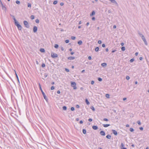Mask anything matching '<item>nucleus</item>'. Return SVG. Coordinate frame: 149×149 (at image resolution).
I'll return each instance as SVG.
<instances>
[{
  "mask_svg": "<svg viewBox=\"0 0 149 149\" xmlns=\"http://www.w3.org/2000/svg\"><path fill=\"white\" fill-rule=\"evenodd\" d=\"M31 19H33L34 18V16L33 15H32L31 16Z\"/></svg>",
  "mask_w": 149,
  "mask_h": 149,
  "instance_id": "32",
  "label": "nucleus"
},
{
  "mask_svg": "<svg viewBox=\"0 0 149 149\" xmlns=\"http://www.w3.org/2000/svg\"><path fill=\"white\" fill-rule=\"evenodd\" d=\"M107 63H102L101 65L103 67H105L107 66Z\"/></svg>",
  "mask_w": 149,
  "mask_h": 149,
  "instance_id": "14",
  "label": "nucleus"
},
{
  "mask_svg": "<svg viewBox=\"0 0 149 149\" xmlns=\"http://www.w3.org/2000/svg\"><path fill=\"white\" fill-rule=\"evenodd\" d=\"M92 58H91V56H89L88 57V59H89V60H91V59Z\"/></svg>",
  "mask_w": 149,
  "mask_h": 149,
  "instance_id": "57",
  "label": "nucleus"
},
{
  "mask_svg": "<svg viewBox=\"0 0 149 149\" xmlns=\"http://www.w3.org/2000/svg\"><path fill=\"white\" fill-rule=\"evenodd\" d=\"M71 86L74 89H77V88L76 86V84L75 82L71 81Z\"/></svg>",
  "mask_w": 149,
  "mask_h": 149,
  "instance_id": "2",
  "label": "nucleus"
},
{
  "mask_svg": "<svg viewBox=\"0 0 149 149\" xmlns=\"http://www.w3.org/2000/svg\"><path fill=\"white\" fill-rule=\"evenodd\" d=\"M41 66L42 68H44L45 67V65L44 63H42V64Z\"/></svg>",
  "mask_w": 149,
  "mask_h": 149,
  "instance_id": "43",
  "label": "nucleus"
},
{
  "mask_svg": "<svg viewBox=\"0 0 149 149\" xmlns=\"http://www.w3.org/2000/svg\"><path fill=\"white\" fill-rule=\"evenodd\" d=\"M124 45V43H123V42H122V43H121V45L122 46H123V45Z\"/></svg>",
  "mask_w": 149,
  "mask_h": 149,
  "instance_id": "58",
  "label": "nucleus"
},
{
  "mask_svg": "<svg viewBox=\"0 0 149 149\" xmlns=\"http://www.w3.org/2000/svg\"><path fill=\"white\" fill-rule=\"evenodd\" d=\"M112 132L115 135H117L118 134L117 132L115 130H112Z\"/></svg>",
  "mask_w": 149,
  "mask_h": 149,
  "instance_id": "10",
  "label": "nucleus"
},
{
  "mask_svg": "<svg viewBox=\"0 0 149 149\" xmlns=\"http://www.w3.org/2000/svg\"><path fill=\"white\" fill-rule=\"evenodd\" d=\"M74 107H72L71 108V110L72 111H74Z\"/></svg>",
  "mask_w": 149,
  "mask_h": 149,
  "instance_id": "48",
  "label": "nucleus"
},
{
  "mask_svg": "<svg viewBox=\"0 0 149 149\" xmlns=\"http://www.w3.org/2000/svg\"><path fill=\"white\" fill-rule=\"evenodd\" d=\"M98 43L99 44H100L102 43V41H101L100 40H99L98 42Z\"/></svg>",
  "mask_w": 149,
  "mask_h": 149,
  "instance_id": "50",
  "label": "nucleus"
},
{
  "mask_svg": "<svg viewBox=\"0 0 149 149\" xmlns=\"http://www.w3.org/2000/svg\"><path fill=\"white\" fill-rule=\"evenodd\" d=\"M142 38L143 41L146 40L144 36H143V37H142Z\"/></svg>",
  "mask_w": 149,
  "mask_h": 149,
  "instance_id": "31",
  "label": "nucleus"
},
{
  "mask_svg": "<svg viewBox=\"0 0 149 149\" xmlns=\"http://www.w3.org/2000/svg\"><path fill=\"white\" fill-rule=\"evenodd\" d=\"M139 129L141 130H143V127H139Z\"/></svg>",
  "mask_w": 149,
  "mask_h": 149,
  "instance_id": "52",
  "label": "nucleus"
},
{
  "mask_svg": "<svg viewBox=\"0 0 149 149\" xmlns=\"http://www.w3.org/2000/svg\"><path fill=\"white\" fill-rule=\"evenodd\" d=\"M40 51L41 52H45V49L43 48H41L40 49Z\"/></svg>",
  "mask_w": 149,
  "mask_h": 149,
  "instance_id": "22",
  "label": "nucleus"
},
{
  "mask_svg": "<svg viewBox=\"0 0 149 149\" xmlns=\"http://www.w3.org/2000/svg\"><path fill=\"white\" fill-rule=\"evenodd\" d=\"M99 48L98 47H96L95 48V51L96 52H97L99 50Z\"/></svg>",
  "mask_w": 149,
  "mask_h": 149,
  "instance_id": "27",
  "label": "nucleus"
},
{
  "mask_svg": "<svg viewBox=\"0 0 149 149\" xmlns=\"http://www.w3.org/2000/svg\"><path fill=\"white\" fill-rule=\"evenodd\" d=\"M63 109L64 110H66L67 109V107L66 106H63Z\"/></svg>",
  "mask_w": 149,
  "mask_h": 149,
  "instance_id": "29",
  "label": "nucleus"
},
{
  "mask_svg": "<svg viewBox=\"0 0 149 149\" xmlns=\"http://www.w3.org/2000/svg\"><path fill=\"white\" fill-rule=\"evenodd\" d=\"M143 59V58L142 57H140L139 58V59L140 60H142Z\"/></svg>",
  "mask_w": 149,
  "mask_h": 149,
  "instance_id": "61",
  "label": "nucleus"
},
{
  "mask_svg": "<svg viewBox=\"0 0 149 149\" xmlns=\"http://www.w3.org/2000/svg\"><path fill=\"white\" fill-rule=\"evenodd\" d=\"M103 126L105 127H108L110 125L109 124H103Z\"/></svg>",
  "mask_w": 149,
  "mask_h": 149,
  "instance_id": "18",
  "label": "nucleus"
},
{
  "mask_svg": "<svg viewBox=\"0 0 149 149\" xmlns=\"http://www.w3.org/2000/svg\"><path fill=\"white\" fill-rule=\"evenodd\" d=\"M137 123L139 125H141V122L139 120L138 121H137Z\"/></svg>",
  "mask_w": 149,
  "mask_h": 149,
  "instance_id": "38",
  "label": "nucleus"
},
{
  "mask_svg": "<svg viewBox=\"0 0 149 149\" xmlns=\"http://www.w3.org/2000/svg\"><path fill=\"white\" fill-rule=\"evenodd\" d=\"M103 120L104 121H108V119L106 118H104L103 119Z\"/></svg>",
  "mask_w": 149,
  "mask_h": 149,
  "instance_id": "44",
  "label": "nucleus"
},
{
  "mask_svg": "<svg viewBox=\"0 0 149 149\" xmlns=\"http://www.w3.org/2000/svg\"><path fill=\"white\" fill-rule=\"evenodd\" d=\"M68 58L69 60H73L75 58L73 57L70 56L68 57Z\"/></svg>",
  "mask_w": 149,
  "mask_h": 149,
  "instance_id": "12",
  "label": "nucleus"
},
{
  "mask_svg": "<svg viewBox=\"0 0 149 149\" xmlns=\"http://www.w3.org/2000/svg\"><path fill=\"white\" fill-rule=\"evenodd\" d=\"M51 90H53L54 89V86H52L51 87Z\"/></svg>",
  "mask_w": 149,
  "mask_h": 149,
  "instance_id": "49",
  "label": "nucleus"
},
{
  "mask_svg": "<svg viewBox=\"0 0 149 149\" xmlns=\"http://www.w3.org/2000/svg\"><path fill=\"white\" fill-rule=\"evenodd\" d=\"M79 123L80 124H82L83 123V122L82 120L80 121Z\"/></svg>",
  "mask_w": 149,
  "mask_h": 149,
  "instance_id": "64",
  "label": "nucleus"
},
{
  "mask_svg": "<svg viewBox=\"0 0 149 149\" xmlns=\"http://www.w3.org/2000/svg\"><path fill=\"white\" fill-rule=\"evenodd\" d=\"M64 5L63 3L61 2L60 3V5L61 6H63Z\"/></svg>",
  "mask_w": 149,
  "mask_h": 149,
  "instance_id": "60",
  "label": "nucleus"
},
{
  "mask_svg": "<svg viewBox=\"0 0 149 149\" xmlns=\"http://www.w3.org/2000/svg\"><path fill=\"white\" fill-rule=\"evenodd\" d=\"M134 129L132 128H131L130 129V131L131 132H133L134 131Z\"/></svg>",
  "mask_w": 149,
  "mask_h": 149,
  "instance_id": "39",
  "label": "nucleus"
},
{
  "mask_svg": "<svg viewBox=\"0 0 149 149\" xmlns=\"http://www.w3.org/2000/svg\"><path fill=\"white\" fill-rule=\"evenodd\" d=\"M112 3H114L115 5H116L117 6H118V4L117 2L115 1V0H109Z\"/></svg>",
  "mask_w": 149,
  "mask_h": 149,
  "instance_id": "6",
  "label": "nucleus"
},
{
  "mask_svg": "<svg viewBox=\"0 0 149 149\" xmlns=\"http://www.w3.org/2000/svg\"><path fill=\"white\" fill-rule=\"evenodd\" d=\"M106 137L107 138L110 139L111 138V136L109 134L107 135Z\"/></svg>",
  "mask_w": 149,
  "mask_h": 149,
  "instance_id": "17",
  "label": "nucleus"
},
{
  "mask_svg": "<svg viewBox=\"0 0 149 149\" xmlns=\"http://www.w3.org/2000/svg\"><path fill=\"white\" fill-rule=\"evenodd\" d=\"M54 47L56 48H58V44H56L54 45Z\"/></svg>",
  "mask_w": 149,
  "mask_h": 149,
  "instance_id": "23",
  "label": "nucleus"
},
{
  "mask_svg": "<svg viewBox=\"0 0 149 149\" xmlns=\"http://www.w3.org/2000/svg\"><path fill=\"white\" fill-rule=\"evenodd\" d=\"M121 147H122V148H124L123 147L124 146V145L123 143H121Z\"/></svg>",
  "mask_w": 149,
  "mask_h": 149,
  "instance_id": "46",
  "label": "nucleus"
},
{
  "mask_svg": "<svg viewBox=\"0 0 149 149\" xmlns=\"http://www.w3.org/2000/svg\"><path fill=\"white\" fill-rule=\"evenodd\" d=\"M86 102L87 105H89L90 104L88 100L87 99H86L85 100Z\"/></svg>",
  "mask_w": 149,
  "mask_h": 149,
  "instance_id": "20",
  "label": "nucleus"
},
{
  "mask_svg": "<svg viewBox=\"0 0 149 149\" xmlns=\"http://www.w3.org/2000/svg\"><path fill=\"white\" fill-rule=\"evenodd\" d=\"M51 57L52 58H55L58 57V55L56 54L52 53L51 54Z\"/></svg>",
  "mask_w": 149,
  "mask_h": 149,
  "instance_id": "4",
  "label": "nucleus"
},
{
  "mask_svg": "<svg viewBox=\"0 0 149 149\" xmlns=\"http://www.w3.org/2000/svg\"><path fill=\"white\" fill-rule=\"evenodd\" d=\"M98 79V80L99 81H102V78H99Z\"/></svg>",
  "mask_w": 149,
  "mask_h": 149,
  "instance_id": "41",
  "label": "nucleus"
},
{
  "mask_svg": "<svg viewBox=\"0 0 149 149\" xmlns=\"http://www.w3.org/2000/svg\"><path fill=\"white\" fill-rule=\"evenodd\" d=\"M92 128L94 130H97L98 129V127L96 126H92Z\"/></svg>",
  "mask_w": 149,
  "mask_h": 149,
  "instance_id": "11",
  "label": "nucleus"
},
{
  "mask_svg": "<svg viewBox=\"0 0 149 149\" xmlns=\"http://www.w3.org/2000/svg\"><path fill=\"white\" fill-rule=\"evenodd\" d=\"M116 51V50L115 49V50H112V53H113V52H115Z\"/></svg>",
  "mask_w": 149,
  "mask_h": 149,
  "instance_id": "59",
  "label": "nucleus"
},
{
  "mask_svg": "<svg viewBox=\"0 0 149 149\" xmlns=\"http://www.w3.org/2000/svg\"><path fill=\"white\" fill-rule=\"evenodd\" d=\"M14 71H15V74L16 76V77H17V80L18 81V84H20V82H19V78H18V76H17V73H16V71L15 70Z\"/></svg>",
  "mask_w": 149,
  "mask_h": 149,
  "instance_id": "7",
  "label": "nucleus"
},
{
  "mask_svg": "<svg viewBox=\"0 0 149 149\" xmlns=\"http://www.w3.org/2000/svg\"><path fill=\"white\" fill-rule=\"evenodd\" d=\"M36 22L37 23H39V20L38 19H37L36 20Z\"/></svg>",
  "mask_w": 149,
  "mask_h": 149,
  "instance_id": "35",
  "label": "nucleus"
},
{
  "mask_svg": "<svg viewBox=\"0 0 149 149\" xmlns=\"http://www.w3.org/2000/svg\"><path fill=\"white\" fill-rule=\"evenodd\" d=\"M142 38L143 41L146 40L144 36H143V37H142Z\"/></svg>",
  "mask_w": 149,
  "mask_h": 149,
  "instance_id": "30",
  "label": "nucleus"
},
{
  "mask_svg": "<svg viewBox=\"0 0 149 149\" xmlns=\"http://www.w3.org/2000/svg\"><path fill=\"white\" fill-rule=\"evenodd\" d=\"M94 82L93 81H91V84H94Z\"/></svg>",
  "mask_w": 149,
  "mask_h": 149,
  "instance_id": "56",
  "label": "nucleus"
},
{
  "mask_svg": "<svg viewBox=\"0 0 149 149\" xmlns=\"http://www.w3.org/2000/svg\"><path fill=\"white\" fill-rule=\"evenodd\" d=\"M88 120L90 122H91L92 120V119L91 118H89L88 119Z\"/></svg>",
  "mask_w": 149,
  "mask_h": 149,
  "instance_id": "54",
  "label": "nucleus"
},
{
  "mask_svg": "<svg viewBox=\"0 0 149 149\" xmlns=\"http://www.w3.org/2000/svg\"><path fill=\"white\" fill-rule=\"evenodd\" d=\"M82 42L81 40H79V41H78V44L79 45H82Z\"/></svg>",
  "mask_w": 149,
  "mask_h": 149,
  "instance_id": "19",
  "label": "nucleus"
},
{
  "mask_svg": "<svg viewBox=\"0 0 149 149\" xmlns=\"http://www.w3.org/2000/svg\"><path fill=\"white\" fill-rule=\"evenodd\" d=\"M134 61V58H132L130 60V62L132 63Z\"/></svg>",
  "mask_w": 149,
  "mask_h": 149,
  "instance_id": "36",
  "label": "nucleus"
},
{
  "mask_svg": "<svg viewBox=\"0 0 149 149\" xmlns=\"http://www.w3.org/2000/svg\"><path fill=\"white\" fill-rule=\"evenodd\" d=\"M2 9L5 11H6V7L4 5L2 6Z\"/></svg>",
  "mask_w": 149,
  "mask_h": 149,
  "instance_id": "15",
  "label": "nucleus"
},
{
  "mask_svg": "<svg viewBox=\"0 0 149 149\" xmlns=\"http://www.w3.org/2000/svg\"><path fill=\"white\" fill-rule=\"evenodd\" d=\"M138 33L139 35L140 36H141V38H142V37H143V36H144L142 34H141L139 32H138Z\"/></svg>",
  "mask_w": 149,
  "mask_h": 149,
  "instance_id": "21",
  "label": "nucleus"
},
{
  "mask_svg": "<svg viewBox=\"0 0 149 149\" xmlns=\"http://www.w3.org/2000/svg\"><path fill=\"white\" fill-rule=\"evenodd\" d=\"M15 24L16 26H17V27L18 28V29L19 30H21L22 26L20 24H18V22H15Z\"/></svg>",
  "mask_w": 149,
  "mask_h": 149,
  "instance_id": "3",
  "label": "nucleus"
},
{
  "mask_svg": "<svg viewBox=\"0 0 149 149\" xmlns=\"http://www.w3.org/2000/svg\"><path fill=\"white\" fill-rule=\"evenodd\" d=\"M91 109L93 111H95V109L93 106H91Z\"/></svg>",
  "mask_w": 149,
  "mask_h": 149,
  "instance_id": "24",
  "label": "nucleus"
},
{
  "mask_svg": "<svg viewBox=\"0 0 149 149\" xmlns=\"http://www.w3.org/2000/svg\"><path fill=\"white\" fill-rule=\"evenodd\" d=\"M57 3V1H54L53 2V4L55 5Z\"/></svg>",
  "mask_w": 149,
  "mask_h": 149,
  "instance_id": "37",
  "label": "nucleus"
},
{
  "mask_svg": "<svg viewBox=\"0 0 149 149\" xmlns=\"http://www.w3.org/2000/svg\"><path fill=\"white\" fill-rule=\"evenodd\" d=\"M95 12L94 11H92V13L91 14H90V16H92L94 15H95Z\"/></svg>",
  "mask_w": 149,
  "mask_h": 149,
  "instance_id": "16",
  "label": "nucleus"
},
{
  "mask_svg": "<svg viewBox=\"0 0 149 149\" xmlns=\"http://www.w3.org/2000/svg\"><path fill=\"white\" fill-rule=\"evenodd\" d=\"M24 24L25 26L26 27V28H29V25L28 23L27 22V21H24Z\"/></svg>",
  "mask_w": 149,
  "mask_h": 149,
  "instance_id": "5",
  "label": "nucleus"
},
{
  "mask_svg": "<svg viewBox=\"0 0 149 149\" xmlns=\"http://www.w3.org/2000/svg\"><path fill=\"white\" fill-rule=\"evenodd\" d=\"M65 71L67 72H69V70L68 69L65 68Z\"/></svg>",
  "mask_w": 149,
  "mask_h": 149,
  "instance_id": "51",
  "label": "nucleus"
},
{
  "mask_svg": "<svg viewBox=\"0 0 149 149\" xmlns=\"http://www.w3.org/2000/svg\"><path fill=\"white\" fill-rule=\"evenodd\" d=\"M76 120L77 121H78L79 120V118H76Z\"/></svg>",
  "mask_w": 149,
  "mask_h": 149,
  "instance_id": "62",
  "label": "nucleus"
},
{
  "mask_svg": "<svg viewBox=\"0 0 149 149\" xmlns=\"http://www.w3.org/2000/svg\"><path fill=\"white\" fill-rule=\"evenodd\" d=\"M100 134L102 136H104L105 135V133L104 131H102L100 132Z\"/></svg>",
  "mask_w": 149,
  "mask_h": 149,
  "instance_id": "9",
  "label": "nucleus"
},
{
  "mask_svg": "<svg viewBox=\"0 0 149 149\" xmlns=\"http://www.w3.org/2000/svg\"><path fill=\"white\" fill-rule=\"evenodd\" d=\"M144 42L145 45H147L148 44H147V42L146 41V40L144 41Z\"/></svg>",
  "mask_w": 149,
  "mask_h": 149,
  "instance_id": "45",
  "label": "nucleus"
},
{
  "mask_svg": "<svg viewBox=\"0 0 149 149\" xmlns=\"http://www.w3.org/2000/svg\"><path fill=\"white\" fill-rule=\"evenodd\" d=\"M37 30V27L36 26H34L33 27V31L34 32H36Z\"/></svg>",
  "mask_w": 149,
  "mask_h": 149,
  "instance_id": "8",
  "label": "nucleus"
},
{
  "mask_svg": "<svg viewBox=\"0 0 149 149\" xmlns=\"http://www.w3.org/2000/svg\"><path fill=\"white\" fill-rule=\"evenodd\" d=\"M75 37L74 36H72L71 37V39L73 40H74L75 39Z\"/></svg>",
  "mask_w": 149,
  "mask_h": 149,
  "instance_id": "40",
  "label": "nucleus"
},
{
  "mask_svg": "<svg viewBox=\"0 0 149 149\" xmlns=\"http://www.w3.org/2000/svg\"><path fill=\"white\" fill-rule=\"evenodd\" d=\"M76 107L77 108H78L79 107V106L78 105H77Z\"/></svg>",
  "mask_w": 149,
  "mask_h": 149,
  "instance_id": "63",
  "label": "nucleus"
},
{
  "mask_svg": "<svg viewBox=\"0 0 149 149\" xmlns=\"http://www.w3.org/2000/svg\"><path fill=\"white\" fill-rule=\"evenodd\" d=\"M102 46L103 47H105V45L104 44H102Z\"/></svg>",
  "mask_w": 149,
  "mask_h": 149,
  "instance_id": "55",
  "label": "nucleus"
},
{
  "mask_svg": "<svg viewBox=\"0 0 149 149\" xmlns=\"http://www.w3.org/2000/svg\"><path fill=\"white\" fill-rule=\"evenodd\" d=\"M82 132L83 133L85 134H86V131L85 129H83L82 130Z\"/></svg>",
  "mask_w": 149,
  "mask_h": 149,
  "instance_id": "25",
  "label": "nucleus"
},
{
  "mask_svg": "<svg viewBox=\"0 0 149 149\" xmlns=\"http://www.w3.org/2000/svg\"><path fill=\"white\" fill-rule=\"evenodd\" d=\"M65 42L66 43H68L69 42V40H65Z\"/></svg>",
  "mask_w": 149,
  "mask_h": 149,
  "instance_id": "47",
  "label": "nucleus"
},
{
  "mask_svg": "<svg viewBox=\"0 0 149 149\" xmlns=\"http://www.w3.org/2000/svg\"><path fill=\"white\" fill-rule=\"evenodd\" d=\"M92 19L93 21H94L95 19V17H92Z\"/></svg>",
  "mask_w": 149,
  "mask_h": 149,
  "instance_id": "53",
  "label": "nucleus"
},
{
  "mask_svg": "<svg viewBox=\"0 0 149 149\" xmlns=\"http://www.w3.org/2000/svg\"><path fill=\"white\" fill-rule=\"evenodd\" d=\"M12 17H13V20H14V22H15H15H18L17 20H16V19H15V17L13 15H12Z\"/></svg>",
  "mask_w": 149,
  "mask_h": 149,
  "instance_id": "13",
  "label": "nucleus"
},
{
  "mask_svg": "<svg viewBox=\"0 0 149 149\" xmlns=\"http://www.w3.org/2000/svg\"><path fill=\"white\" fill-rule=\"evenodd\" d=\"M125 48L124 47H123L121 48V50L123 51H124L125 50Z\"/></svg>",
  "mask_w": 149,
  "mask_h": 149,
  "instance_id": "26",
  "label": "nucleus"
},
{
  "mask_svg": "<svg viewBox=\"0 0 149 149\" xmlns=\"http://www.w3.org/2000/svg\"><path fill=\"white\" fill-rule=\"evenodd\" d=\"M39 87H40V90H41V92H42V95H43V97H44V99L46 100H47V96H46V95H45V93L42 91V89L41 87V85H40V83H39Z\"/></svg>",
  "mask_w": 149,
  "mask_h": 149,
  "instance_id": "1",
  "label": "nucleus"
},
{
  "mask_svg": "<svg viewBox=\"0 0 149 149\" xmlns=\"http://www.w3.org/2000/svg\"><path fill=\"white\" fill-rule=\"evenodd\" d=\"M130 77L128 76H127L126 77V79L127 80H129L130 79Z\"/></svg>",
  "mask_w": 149,
  "mask_h": 149,
  "instance_id": "42",
  "label": "nucleus"
},
{
  "mask_svg": "<svg viewBox=\"0 0 149 149\" xmlns=\"http://www.w3.org/2000/svg\"><path fill=\"white\" fill-rule=\"evenodd\" d=\"M16 3L17 4H20V2L19 1H16Z\"/></svg>",
  "mask_w": 149,
  "mask_h": 149,
  "instance_id": "34",
  "label": "nucleus"
},
{
  "mask_svg": "<svg viewBox=\"0 0 149 149\" xmlns=\"http://www.w3.org/2000/svg\"><path fill=\"white\" fill-rule=\"evenodd\" d=\"M106 97L107 98H109V94H106Z\"/></svg>",
  "mask_w": 149,
  "mask_h": 149,
  "instance_id": "28",
  "label": "nucleus"
},
{
  "mask_svg": "<svg viewBox=\"0 0 149 149\" xmlns=\"http://www.w3.org/2000/svg\"><path fill=\"white\" fill-rule=\"evenodd\" d=\"M28 7L29 8L31 7V4L30 3H28Z\"/></svg>",
  "mask_w": 149,
  "mask_h": 149,
  "instance_id": "33",
  "label": "nucleus"
}]
</instances>
